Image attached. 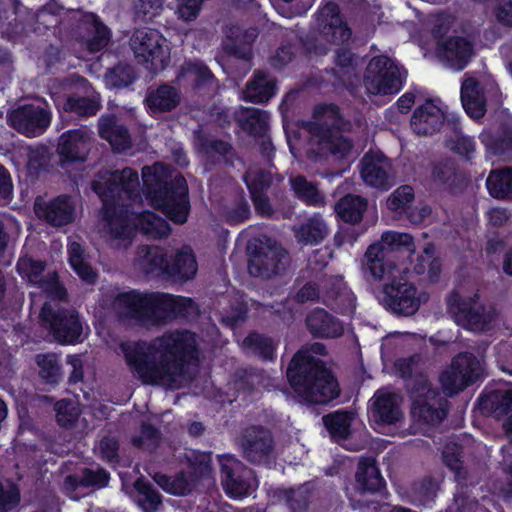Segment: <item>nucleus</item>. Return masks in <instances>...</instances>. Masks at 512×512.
Returning <instances> with one entry per match:
<instances>
[{
  "mask_svg": "<svg viewBox=\"0 0 512 512\" xmlns=\"http://www.w3.org/2000/svg\"><path fill=\"white\" fill-rule=\"evenodd\" d=\"M91 148V136L84 128L70 129L59 138L57 152L62 163H83Z\"/></svg>",
  "mask_w": 512,
  "mask_h": 512,
  "instance_id": "aec40b11",
  "label": "nucleus"
},
{
  "mask_svg": "<svg viewBox=\"0 0 512 512\" xmlns=\"http://www.w3.org/2000/svg\"><path fill=\"white\" fill-rule=\"evenodd\" d=\"M414 197V189L410 185H401L388 198L387 204L393 211H403L413 202Z\"/></svg>",
  "mask_w": 512,
  "mask_h": 512,
  "instance_id": "e2e57ef3",
  "label": "nucleus"
},
{
  "mask_svg": "<svg viewBox=\"0 0 512 512\" xmlns=\"http://www.w3.org/2000/svg\"><path fill=\"white\" fill-rule=\"evenodd\" d=\"M277 92L276 81L272 79L268 72L257 70L248 81L244 98L246 101L259 104L269 101Z\"/></svg>",
  "mask_w": 512,
  "mask_h": 512,
  "instance_id": "f704fd0d",
  "label": "nucleus"
},
{
  "mask_svg": "<svg viewBox=\"0 0 512 512\" xmlns=\"http://www.w3.org/2000/svg\"><path fill=\"white\" fill-rule=\"evenodd\" d=\"M121 348L129 368L146 385L173 386L199 359L196 334L186 329L166 331L152 342L138 340Z\"/></svg>",
  "mask_w": 512,
  "mask_h": 512,
  "instance_id": "f257e3e1",
  "label": "nucleus"
},
{
  "mask_svg": "<svg viewBox=\"0 0 512 512\" xmlns=\"http://www.w3.org/2000/svg\"><path fill=\"white\" fill-rule=\"evenodd\" d=\"M386 157L365 154L362 159L361 176L369 186L388 189V172Z\"/></svg>",
  "mask_w": 512,
  "mask_h": 512,
  "instance_id": "c9c22d12",
  "label": "nucleus"
},
{
  "mask_svg": "<svg viewBox=\"0 0 512 512\" xmlns=\"http://www.w3.org/2000/svg\"><path fill=\"white\" fill-rule=\"evenodd\" d=\"M94 33L87 40L86 47L89 52L97 53L104 49L111 38L110 29L100 20L97 15H93Z\"/></svg>",
  "mask_w": 512,
  "mask_h": 512,
  "instance_id": "4d7b16f0",
  "label": "nucleus"
},
{
  "mask_svg": "<svg viewBox=\"0 0 512 512\" xmlns=\"http://www.w3.org/2000/svg\"><path fill=\"white\" fill-rule=\"evenodd\" d=\"M46 263L42 260H36L31 257H21L16 265L18 274L27 277L33 281L40 277L44 272Z\"/></svg>",
  "mask_w": 512,
  "mask_h": 512,
  "instance_id": "0e129e2a",
  "label": "nucleus"
},
{
  "mask_svg": "<svg viewBox=\"0 0 512 512\" xmlns=\"http://www.w3.org/2000/svg\"><path fill=\"white\" fill-rule=\"evenodd\" d=\"M142 191L151 205L176 225L187 222L191 211L189 188L182 174L172 177L162 164L142 169Z\"/></svg>",
  "mask_w": 512,
  "mask_h": 512,
  "instance_id": "20e7f679",
  "label": "nucleus"
},
{
  "mask_svg": "<svg viewBox=\"0 0 512 512\" xmlns=\"http://www.w3.org/2000/svg\"><path fill=\"white\" fill-rule=\"evenodd\" d=\"M334 63L336 67L330 70L326 69V72L340 82L343 80V76L349 75L353 70L354 54L349 48H338L335 51Z\"/></svg>",
  "mask_w": 512,
  "mask_h": 512,
  "instance_id": "5fc2aeb1",
  "label": "nucleus"
},
{
  "mask_svg": "<svg viewBox=\"0 0 512 512\" xmlns=\"http://www.w3.org/2000/svg\"><path fill=\"white\" fill-rule=\"evenodd\" d=\"M100 454L101 458L108 463L119 462V449L120 444L117 438L112 436H104L100 440Z\"/></svg>",
  "mask_w": 512,
  "mask_h": 512,
  "instance_id": "774afa93",
  "label": "nucleus"
},
{
  "mask_svg": "<svg viewBox=\"0 0 512 512\" xmlns=\"http://www.w3.org/2000/svg\"><path fill=\"white\" fill-rule=\"evenodd\" d=\"M313 118L315 121L309 123L308 131L317 139L319 155H332L340 159L347 157L353 143L343 133L351 132L353 125L343 116L339 106L335 103L318 104L313 109Z\"/></svg>",
  "mask_w": 512,
  "mask_h": 512,
  "instance_id": "39448f33",
  "label": "nucleus"
},
{
  "mask_svg": "<svg viewBox=\"0 0 512 512\" xmlns=\"http://www.w3.org/2000/svg\"><path fill=\"white\" fill-rule=\"evenodd\" d=\"M437 53L450 67L464 70L474 55L473 43L463 36H449L444 42H439Z\"/></svg>",
  "mask_w": 512,
  "mask_h": 512,
  "instance_id": "b1692460",
  "label": "nucleus"
},
{
  "mask_svg": "<svg viewBox=\"0 0 512 512\" xmlns=\"http://www.w3.org/2000/svg\"><path fill=\"white\" fill-rule=\"evenodd\" d=\"M447 126L451 134L445 137V147L466 163H473L477 154V143L473 136L465 135L462 132L460 118L452 115L447 119Z\"/></svg>",
  "mask_w": 512,
  "mask_h": 512,
  "instance_id": "5701e85b",
  "label": "nucleus"
},
{
  "mask_svg": "<svg viewBox=\"0 0 512 512\" xmlns=\"http://www.w3.org/2000/svg\"><path fill=\"white\" fill-rule=\"evenodd\" d=\"M323 303L332 310L341 314H348L355 309V298L346 290L330 289L324 297Z\"/></svg>",
  "mask_w": 512,
  "mask_h": 512,
  "instance_id": "603ef678",
  "label": "nucleus"
},
{
  "mask_svg": "<svg viewBox=\"0 0 512 512\" xmlns=\"http://www.w3.org/2000/svg\"><path fill=\"white\" fill-rule=\"evenodd\" d=\"M151 292L138 290L119 292L113 300V306L119 318L134 320L139 324L150 323Z\"/></svg>",
  "mask_w": 512,
  "mask_h": 512,
  "instance_id": "dca6fc26",
  "label": "nucleus"
},
{
  "mask_svg": "<svg viewBox=\"0 0 512 512\" xmlns=\"http://www.w3.org/2000/svg\"><path fill=\"white\" fill-rule=\"evenodd\" d=\"M40 320L43 328L61 345H75L84 340L83 323L75 309L44 303Z\"/></svg>",
  "mask_w": 512,
  "mask_h": 512,
  "instance_id": "6e6552de",
  "label": "nucleus"
},
{
  "mask_svg": "<svg viewBox=\"0 0 512 512\" xmlns=\"http://www.w3.org/2000/svg\"><path fill=\"white\" fill-rule=\"evenodd\" d=\"M106 80L112 87H127L135 81L133 68L128 64H118L107 72Z\"/></svg>",
  "mask_w": 512,
  "mask_h": 512,
  "instance_id": "052dcab7",
  "label": "nucleus"
},
{
  "mask_svg": "<svg viewBox=\"0 0 512 512\" xmlns=\"http://www.w3.org/2000/svg\"><path fill=\"white\" fill-rule=\"evenodd\" d=\"M137 492V504L144 512H157L162 506V495L145 478H138L134 483Z\"/></svg>",
  "mask_w": 512,
  "mask_h": 512,
  "instance_id": "a18cd8bd",
  "label": "nucleus"
},
{
  "mask_svg": "<svg viewBox=\"0 0 512 512\" xmlns=\"http://www.w3.org/2000/svg\"><path fill=\"white\" fill-rule=\"evenodd\" d=\"M479 361L469 352L457 354L451 365L439 375L443 393L452 397L463 391L478 379Z\"/></svg>",
  "mask_w": 512,
  "mask_h": 512,
  "instance_id": "9b49d317",
  "label": "nucleus"
},
{
  "mask_svg": "<svg viewBox=\"0 0 512 512\" xmlns=\"http://www.w3.org/2000/svg\"><path fill=\"white\" fill-rule=\"evenodd\" d=\"M136 226L142 234L153 239L166 238L171 232L168 222L152 211L141 212Z\"/></svg>",
  "mask_w": 512,
  "mask_h": 512,
  "instance_id": "37998d69",
  "label": "nucleus"
},
{
  "mask_svg": "<svg viewBox=\"0 0 512 512\" xmlns=\"http://www.w3.org/2000/svg\"><path fill=\"white\" fill-rule=\"evenodd\" d=\"M39 376L47 384L56 385L61 380V365L55 353H40L35 356Z\"/></svg>",
  "mask_w": 512,
  "mask_h": 512,
  "instance_id": "09e8293b",
  "label": "nucleus"
},
{
  "mask_svg": "<svg viewBox=\"0 0 512 512\" xmlns=\"http://www.w3.org/2000/svg\"><path fill=\"white\" fill-rule=\"evenodd\" d=\"M291 189L295 197L307 206L319 207L325 204V197L317 184L310 182L303 175L290 178Z\"/></svg>",
  "mask_w": 512,
  "mask_h": 512,
  "instance_id": "79ce46f5",
  "label": "nucleus"
},
{
  "mask_svg": "<svg viewBox=\"0 0 512 512\" xmlns=\"http://www.w3.org/2000/svg\"><path fill=\"white\" fill-rule=\"evenodd\" d=\"M367 205L366 198L360 195L348 194L336 203L335 211L342 221L357 224L361 222Z\"/></svg>",
  "mask_w": 512,
  "mask_h": 512,
  "instance_id": "58836bf2",
  "label": "nucleus"
},
{
  "mask_svg": "<svg viewBox=\"0 0 512 512\" xmlns=\"http://www.w3.org/2000/svg\"><path fill=\"white\" fill-rule=\"evenodd\" d=\"M242 449L244 458L250 463H269L274 449L270 431L262 426L246 429L242 438Z\"/></svg>",
  "mask_w": 512,
  "mask_h": 512,
  "instance_id": "6ab92c4d",
  "label": "nucleus"
},
{
  "mask_svg": "<svg viewBox=\"0 0 512 512\" xmlns=\"http://www.w3.org/2000/svg\"><path fill=\"white\" fill-rule=\"evenodd\" d=\"M251 216L252 210L245 191L238 186L231 191L227 202L223 205V220L229 226H238L250 220Z\"/></svg>",
  "mask_w": 512,
  "mask_h": 512,
  "instance_id": "7c9ffc66",
  "label": "nucleus"
},
{
  "mask_svg": "<svg viewBox=\"0 0 512 512\" xmlns=\"http://www.w3.org/2000/svg\"><path fill=\"white\" fill-rule=\"evenodd\" d=\"M110 478V473L105 468L98 467L97 469L84 468L79 480L75 476L69 475L66 481L75 482L85 488L101 489L108 486Z\"/></svg>",
  "mask_w": 512,
  "mask_h": 512,
  "instance_id": "3c124183",
  "label": "nucleus"
},
{
  "mask_svg": "<svg viewBox=\"0 0 512 512\" xmlns=\"http://www.w3.org/2000/svg\"><path fill=\"white\" fill-rule=\"evenodd\" d=\"M101 108L102 105L99 96L80 95L76 92L65 95L61 104H58L59 111L73 114L82 119L95 116Z\"/></svg>",
  "mask_w": 512,
  "mask_h": 512,
  "instance_id": "473e14b6",
  "label": "nucleus"
},
{
  "mask_svg": "<svg viewBox=\"0 0 512 512\" xmlns=\"http://www.w3.org/2000/svg\"><path fill=\"white\" fill-rule=\"evenodd\" d=\"M407 390L412 400L411 416L420 425L440 424L448 414V400L425 376L411 379Z\"/></svg>",
  "mask_w": 512,
  "mask_h": 512,
  "instance_id": "0eeeda50",
  "label": "nucleus"
},
{
  "mask_svg": "<svg viewBox=\"0 0 512 512\" xmlns=\"http://www.w3.org/2000/svg\"><path fill=\"white\" fill-rule=\"evenodd\" d=\"M167 252L156 245H140L137 247L134 266L146 276H162L165 278Z\"/></svg>",
  "mask_w": 512,
  "mask_h": 512,
  "instance_id": "cd10ccee",
  "label": "nucleus"
},
{
  "mask_svg": "<svg viewBox=\"0 0 512 512\" xmlns=\"http://www.w3.org/2000/svg\"><path fill=\"white\" fill-rule=\"evenodd\" d=\"M198 271L196 256L190 246H183L170 257L167 256L165 279L175 283L192 280Z\"/></svg>",
  "mask_w": 512,
  "mask_h": 512,
  "instance_id": "412c9836",
  "label": "nucleus"
},
{
  "mask_svg": "<svg viewBox=\"0 0 512 512\" xmlns=\"http://www.w3.org/2000/svg\"><path fill=\"white\" fill-rule=\"evenodd\" d=\"M472 304H475V296L464 297L459 292L453 291L447 297V310L459 325L462 323V316L466 315V311Z\"/></svg>",
  "mask_w": 512,
  "mask_h": 512,
  "instance_id": "bf43d9fd",
  "label": "nucleus"
},
{
  "mask_svg": "<svg viewBox=\"0 0 512 512\" xmlns=\"http://www.w3.org/2000/svg\"><path fill=\"white\" fill-rule=\"evenodd\" d=\"M403 269L395 275H386L378 299L383 307L396 315L412 316L420 308L421 299L417 287L403 275Z\"/></svg>",
  "mask_w": 512,
  "mask_h": 512,
  "instance_id": "1a4fd4ad",
  "label": "nucleus"
},
{
  "mask_svg": "<svg viewBox=\"0 0 512 512\" xmlns=\"http://www.w3.org/2000/svg\"><path fill=\"white\" fill-rule=\"evenodd\" d=\"M307 330L316 339H337L344 334L343 322L323 308H314L306 318Z\"/></svg>",
  "mask_w": 512,
  "mask_h": 512,
  "instance_id": "4be33fe9",
  "label": "nucleus"
},
{
  "mask_svg": "<svg viewBox=\"0 0 512 512\" xmlns=\"http://www.w3.org/2000/svg\"><path fill=\"white\" fill-rule=\"evenodd\" d=\"M317 25L324 39L332 44L340 45L351 38L352 30L344 21L340 8L335 2H327L320 9Z\"/></svg>",
  "mask_w": 512,
  "mask_h": 512,
  "instance_id": "f3484780",
  "label": "nucleus"
},
{
  "mask_svg": "<svg viewBox=\"0 0 512 512\" xmlns=\"http://www.w3.org/2000/svg\"><path fill=\"white\" fill-rule=\"evenodd\" d=\"M56 421L62 428H72L78 421L79 409L67 399L59 400L55 404Z\"/></svg>",
  "mask_w": 512,
  "mask_h": 512,
  "instance_id": "13d9d810",
  "label": "nucleus"
},
{
  "mask_svg": "<svg viewBox=\"0 0 512 512\" xmlns=\"http://www.w3.org/2000/svg\"><path fill=\"white\" fill-rule=\"evenodd\" d=\"M287 264V251L281 246L273 245L255 251L248 261V272L253 277L270 279L284 274Z\"/></svg>",
  "mask_w": 512,
  "mask_h": 512,
  "instance_id": "2eb2a0df",
  "label": "nucleus"
},
{
  "mask_svg": "<svg viewBox=\"0 0 512 512\" xmlns=\"http://www.w3.org/2000/svg\"><path fill=\"white\" fill-rule=\"evenodd\" d=\"M200 149L212 164L219 163L220 160L228 162L235 155L233 146L221 139L203 137L200 140Z\"/></svg>",
  "mask_w": 512,
  "mask_h": 512,
  "instance_id": "49530a36",
  "label": "nucleus"
},
{
  "mask_svg": "<svg viewBox=\"0 0 512 512\" xmlns=\"http://www.w3.org/2000/svg\"><path fill=\"white\" fill-rule=\"evenodd\" d=\"M162 35L156 29L141 27L134 30L129 45L139 64L164 69L169 57L162 45Z\"/></svg>",
  "mask_w": 512,
  "mask_h": 512,
  "instance_id": "f8f14e48",
  "label": "nucleus"
},
{
  "mask_svg": "<svg viewBox=\"0 0 512 512\" xmlns=\"http://www.w3.org/2000/svg\"><path fill=\"white\" fill-rule=\"evenodd\" d=\"M328 235L325 221L319 216H313L302 223L296 236L304 244L317 245Z\"/></svg>",
  "mask_w": 512,
  "mask_h": 512,
  "instance_id": "de8ad7c7",
  "label": "nucleus"
},
{
  "mask_svg": "<svg viewBox=\"0 0 512 512\" xmlns=\"http://www.w3.org/2000/svg\"><path fill=\"white\" fill-rule=\"evenodd\" d=\"M448 118L440 107L428 99L414 110L411 128L418 135H433L440 131Z\"/></svg>",
  "mask_w": 512,
  "mask_h": 512,
  "instance_id": "393cba45",
  "label": "nucleus"
},
{
  "mask_svg": "<svg viewBox=\"0 0 512 512\" xmlns=\"http://www.w3.org/2000/svg\"><path fill=\"white\" fill-rule=\"evenodd\" d=\"M150 323L184 317L193 304L189 297L151 292Z\"/></svg>",
  "mask_w": 512,
  "mask_h": 512,
  "instance_id": "a211bd4d",
  "label": "nucleus"
},
{
  "mask_svg": "<svg viewBox=\"0 0 512 512\" xmlns=\"http://www.w3.org/2000/svg\"><path fill=\"white\" fill-rule=\"evenodd\" d=\"M490 410L498 416L512 412V390L496 391L490 399Z\"/></svg>",
  "mask_w": 512,
  "mask_h": 512,
  "instance_id": "69168bd1",
  "label": "nucleus"
},
{
  "mask_svg": "<svg viewBox=\"0 0 512 512\" xmlns=\"http://www.w3.org/2000/svg\"><path fill=\"white\" fill-rule=\"evenodd\" d=\"M352 419V414L343 410L326 414L322 418L325 428L336 442L350 437Z\"/></svg>",
  "mask_w": 512,
  "mask_h": 512,
  "instance_id": "c03bdc74",
  "label": "nucleus"
},
{
  "mask_svg": "<svg viewBox=\"0 0 512 512\" xmlns=\"http://www.w3.org/2000/svg\"><path fill=\"white\" fill-rule=\"evenodd\" d=\"M220 477L226 495L233 499H241L249 495L255 476L252 469L229 456L220 460Z\"/></svg>",
  "mask_w": 512,
  "mask_h": 512,
  "instance_id": "ddd939ff",
  "label": "nucleus"
},
{
  "mask_svg": "<svg viewBox=\"0 0 512 512\" xmlns=\"http://www.w3.org/2000/svg\"><path fill=\"white\" fill-rule=\"evenodd\" d=\"M243 181L249 191L250 197L268 194L272 185V174L264 169L253 173H246Z\"/></svg>",
  "mask_w": 512,
  "mask_h": 512,
  "instance_id": "864d4df0",
  "label": "nucleus"
},
{
  "mask_svg": "<svg viewBox=\"0 0 512 512\" xmlns=\"http://www.w3.org/2000/svg\"><path fill=\"white\" fill-rule=\"evenodd\" d=\"M10 126L27 137L42 134L50 125V112L35 104H24L14 109L8 116Z\"/></svg>",
  "mask_w": 512,
  "mask_h": 512,
  "instance_id": "4468645a",
  "label": "nucleus"
},
{
  "mask_svg": "<svg viewBox=\"0 0 512 512\" xmlns=\"http://www.w3.org/2000/svg\"><path fill=\"white\" fill-rule=\"evenodd\" d=\"M181 101L177 88L164 83L156 88H149L145 97V105L150 114L166 113L174 110Z\"/></svg>",
  "mask_w": 512,
  "mask_h": 512,
  "instance_id": "c756f323",
  "label": "nucleus"
},
{
  "mask_svg": "<svg viewBox=\"0 0 512 512\" xmlns=\"http://www.w3.org/2000/svg\"><path fill=\"white\" fill-rule=\"evenodd\" d=\"M239 126L255 139L264 138L269 131V115L264 110L248 108L239 119Z\"/></svg>",
  "mask_w": 512,
  "mask_h": 512,
  "instance_id": "a19ab883",
  "label": "nucleus"
},
{
  "mask_svg": "<svg viewBox=\"0 0 512 512\" xmlns=\"http://www.w3.org/2000/svg\"><path fill=\"white\" fill-rule=\"evenodd\" d=\"M190 465L198 476H209L212 472V452L193 451Z\"/></svg>",
  "mask_w": 512,
  "mask_h": 512,
  "instance_id": "338daca9",
  "label": "nucleus"
},
{
  "mask_svg": "<svg viewBox=\"0 0 512 512\" xmlns=\"http://www.w3.org/2000/svg\"><path fill=\"white\" fill-rule=\"evenodd\" d=\"M431 179L450 192H455L464 185L463 175L455 160L450 157L441 158L432 164Z\"/></svg>",
  "mask_w": 512,
  "mask_h": 512,
  "instance_id": "72a5a7b5",
  "label": "nucleus"
},
{
  "mask_svg": "<svg viewBox=\"0 0 512 512\" xmlns=\"http://www.w3.org/2000/svg\"><path fill=\"white\" fill-rule=\"evenodd\" d=\"M264 382V370L257 367L239 368L234 373V386L238 391L252 392Z\"/></svg>",
  "mask_w": 512,
  "mask_h": 512,
  "instance_id": "8fccbe9b",
  "label": "nucleus"
},
{
  "mask_svg": "<svg viewBox=\"0 0 512 512\" xmlns=\"http://www.w3.org/2000/svg\"><path fill=\"white\" fill-rule=\"evenodd\" d=\"M98 134L110 144L115 153L125 152L132 147L129 129L113 114L102 115L98 119Z\"/></svg>",
  "mask_w": 512,
  "mask_h": 512,
  "instance_id": "a878e982",
  "label": "nucleus"
},
{
  "mask_svg": "<svg viewBox=\"0 0 512 512\" xmlns=\"http://www.w3.org/2000/svg\"><path fill=\"white\" fill-rule=\"evenodd\" d=\"M487 324L485 309L477 302V295H475V304H472L466 315L462 316L461 325L470 330H480Z\"/></svg>",
  "mask_w": 512,
  "mask_h": 512,
  "instance_id": "680f3d73",
  "label": "nucleus"
},
{
  "mask_svg": "<svg viewBox=\"0 0 512 512\" xmlns=\"http://www.w3.org/2000/svg\"><path fill=\"white\" fill-rule=\"evenodd\" d=\"M373 419L384 425H392L399 421L401 411L396 396L392 393L377 395L371 408Z\"/></svg>",
  "mask_w": 512,
  "mask_h": 512,
  "instance_id": "e433bc0d",
  "label": "nucleus"
},
{
  "mask_svg": "<svg viewBox=\"0 0 512 512\" xmlns=\"http://www.w3.org/2000/svg\"><path fill=\"white\" fill-rule=\"evenodd\" d=\"M92 191L102 202V216L108 223V233L115 240H130L133 229L122 218L124 206L142 201L139 175L131 167L99 172L91 182Z\"/></svg>",
  "mask_w": 512,
  "mask_h": 512,
  "instance_id": "f03ea898",
  "label": "nucleus"
},
{
  "mask_svg": "<svg viewBox=\"0 0 512 512\" xmlns=\"http://www.w3.org/2000/svg\"><path fill=\"white\" fill-rule=\"evenodd\" d=\"M415 243L411 234L386 231L378 242L368 246L365 252V270L373 279H384L386 275L399 273L400 254L411 257Z\"/></svg>",
  "mask_w": 512,
  "mask_h": 512,
  "instance_id": "423d86ee",
  "label": "nucleus"
},
{
  "mask_svg": "<svg viewBox=\"0 0 512 512\" xmlns=\"http://www.w3.org/2000/svg\"><path fill=\"white\" fill-rule=\"evenodd\" d=\"M279 340L258 331H250L242 341V348L262 362L274 363L277 360Z\"/></svg>",
  "mask_w": 512,
  "mask_h": 512,
  "instance_id": "c85d7f7f",
  "label": "nucleus"
},
{
  "mask_svg": "<svg viewBox=\"0 0 512 512\" xmlns=\"http://www.w3.org/2000/svg\"><path fill=\"white\" fill-rule=\"evenodd\" d=\"M364 84L374 95H395L403 87L398 65L386 55L373 57L366 68Z\"/></svg>",
  "mask_w": 512,
  "mask_h": 512,
  "instance_id": "9d476101",
  "label": "nucleus"
},
{
  "mask_svg": "<svg viewBox=\"0 0 512 512\" xmlns=\"http://www.w3.org/2000/svg\"><path fill=\"white\" fill-rule=\"evenodd\" d=\"M479 139L489 154L499 158L512 157V122H502L496 134L483 131Z\"/></svg>",
  "mask_w": 512,
  "mask_h": 512,
  "instance_id": "2f4dec72",
  "label": "nucleus"
},
{
  "mask_svg": "<svg viewBox=\"0 0 512 512\" xmlns=\"http://www.w3.org/2000/svg\"><path fill=\"white\" fill-rule=\"evenodd\" d=\"M313 499V489L304 484L297 489L288 491L286 501L292 512H306Z\"/></svg>",
  "mask_w": 512,
  "mask_h": 512,
  "instance_id": "6e6d98bb",
  "label": "nucleus"
},
{
  "mask_svg": "<svg viewBox=\"0 0 512 512\" xmlns=\"http://www.w3.org/2000/svg\"><path fill=\"white\" fill-rule=\"evenodd\" d=\"M485 185L494 199L512 200V167L491 170Z\"/></svg>",
  "mask_w": 512,
  "mask_h": 512,
  "instance_id": "4c0bfd02",
  "label": "nucleus"
},
{
  "mask_svg": "<svg viewBox=\"0 0 512 512\" xmlns=\"http://www.w3.org/2000/svg\"><path fill=\"white\" fill-rule=\"evenodd\" d=\"M356 490L361 495L381 493L386 489V482L373 457H363L355 473Z\"/></svg>",
  "mask_w": 512,
  "mask_h": 512,
  "instance_id": "bb28decb",
  "label": "nucleus"
},
{
  "mask_svg": "<svg viewBox=\"0 0 512 512\" xmlns=\"http://www.w3.org/2000/svg\"><path fill=\"white\" fill-rule=\"evenodd\" d=\"M286 378L294 393L307 404L325 405L340 395L338 380L326 362L303 348L292 356Z\"/></svg>",
  "mask_w": 512,
  "mask_h": 512,
  "instance_id": "7ed1b4c3",
  "label": "nucleus"
},
{
  "mask_svg": "<svg viewBox=\"0 0 512 512\" xmlns=\"http://www.w3.org/2000/svg\"><path fill=\"white\" fill-rule=\"evenodd\" d=\"M74 208L67 195L49 201L43 209L44 219L53 226H63L72 222Z\"/></svg>",
  "mask_w": 512,
  "mask_h": 512,
  "instance_id": "ea45409f",
  "label": "nucleus"
}]
</instances>
